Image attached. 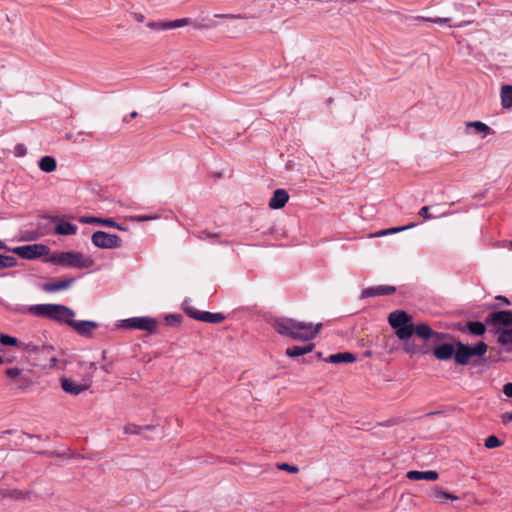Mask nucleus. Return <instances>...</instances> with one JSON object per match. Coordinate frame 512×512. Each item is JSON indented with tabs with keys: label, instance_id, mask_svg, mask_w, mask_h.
I'll return each instance as SVG.
<instances>
[{
	"label": "nucleus",
	"instance_id": "obj_44",
	"mask_svg": "<svg viewBox=\"0 0 512 512\" xmlns=\"http://www.w3.org/2000/svg\"><path fill=\"white\" fill-rule=\"evenodd\" d=\"M431 17L417 16L414 18L416 22H431Z\"/></svg>",
	"mask_w": 512,
	"mask_h": 512
},
{
	"label": "nucleus",
	"instance_id": "obj_50",
	"mask_svg": "<svg viewBox=\"0 0 512 512\" xmlns=\"http://www.w3.org/2000/svg\"><path fill=\"white\" fill-rule=\"evenodd\" d=\"M102 369L105 371V372H108V369L106 368V366H103Z\"/></svg>",
	"mask_w": 512,
	"mask_h": 512
},
{
	"label": "nucleus",
	"instance_id": "obj_47",
	"mask_svg": "<svg viewBox=\"0 0 512 512\" xmlns=\"http://www.w3.org/2000/svg\"><path fill=\"white\" fill-rule=\"evenodd\" d=\"M223 17H226V18H243L242 16L240 15H232V14H228V15H223Z\"/></svg>",
	"mask_w": 512,
	"mask_h": 512
},
{
	"label": "nucleus",
	"instance_id": "obj_35",
	"mask_svg": "<svg viewBox=\"0 0 512 512\" xmlns=\"http://www.w3.org/2000/svg\"><path fill=\"white\" fill-rule=\"evenodd\" d=\"M133 221L136 222H145V221H152L158 219L157 215H136L131 217Z\"/></svg>",
	"mask_w": 512,
	"mask_h": 512
},
{
	"label": "nucleus",
	"instance_id": "obj_24",
	"mask_svg": "<svg viewBox=\"0 0 512 512\" xmlns=\"http://www.w3.org/2000/svg\"><path fill=\"white\" fill-rule=\"evenodd\" d=\"M501 104L504 108H512V85H504L501 88Z\"/></svg>",
	"mask_w": 512,
	"mask_h": 512
},
{
	"label": "nucleus",
	"instance_id": "obj_12",
	"mask_svg": "<svg viewBox=\"0 0 512 512\" xmlns=\"http://www.w3.org/2000/svg\"><path fill=\"white\" fill-rule=\"evenodd\" d=\"M185 312L190 317L207 323H221L225 319L224 315L221 313L198 311L192 307H185Z\"/></svg>",
	"mask_w": 512,
	"mask_h": 512
},
{
	"label": "nucleus",
	"instance_id": "obj_38",
	"mask_svg": "<svg viewBox=\"0 0 512 512\" xmlns=\"http://www.w3.org/2000/svg\"><path fill=\"white\" fill-rule=\"evenodd\" d=\"M419 215L421 217H423L424 219L426 220H430V219H434L436 218L437 216H434L432 214H430L429 212V207L428 206H424L422 207L420 210H419Z\"/></svg>",
	"mask_w": 512,
	"mask_h": 512
},
{
	"label": "nucleus",
	"instance_id": "obj_5",
	"mask_svg": "<svg viewBox=\"0 0 512 512\" xmlns=\"http://www.w3.org/2000/svg\"><path fill=\"white\" fill-rule=\"evenodd\" d=\"M31 311L42 316L65 322L69 326L74 320L75 313L70 308L59 304H40L31 308Z\"/></svg>",
	"mask_w": 512,
	"mask_h": 512
},
{
	"label": "nucleus",
	"instance_id": "obj_39",
	"mask_svg": "<svg viewBox=\"0 0 512 512\" xmlns=\"http://www.w3.org/2000/svg\"><path fill=\"white\" fill-rule=\"evenodd\" d=\"M414 226H415V224L412 223V224H409V225H406V226L393 227V228H389L388 232H389V235H391V234H394V233H398V232L410 229V228H412Z\"/></svg>",
	"mask_w": 512,
	"mask_h": 512
},
{
	"label": "nucleus",
	"instance_id": "obj_51",
	"mask_svg": "<svg viewBox=\"0 0 512 512\" xmlns=\"http://www.w3.org/2000/svg\"><path fill=\"white\" fill-rule=\"evenodd\" d=\"M509 245H510V247H511V249H512V242H510V243H509Z\"/></svg>",
	"mask_w": 512,
	"mask_h": 512
},
{
	"label": "nucleus",
	"instance_id": "obj_23",
	"mask_svg": "<svg viewBox=\"0 0 512 512\" xmlns=\"http://www.w3.org/2000/svg\"><path fill=\"white\" fill-rule=\"evenodd\" d=\"M313 349H314L313 344H308L305 346H293V347L287 348L285 354L288 357H298V356L312 352Z\"/></svg>",
	"mask_w": 512,
	"mask_h": 512
},
{
	"label": "nucleus",
	"instance_id": "obj_21",
	"mask_svg": "<svg viewBox=\"0 0 512 512\" xmlns=\"http://www.w3.org/2000/svg\"><path fill=\"white\" fill-rule=\"evenodd\" d=\"M80 221L85 224H100L103 226L116 228L121 230V226L110 218H98V217H81Z\"/></svg>",
	"mask_w": 512,
	"mask_h": 512
},
{
	"label": "nucleus",
	"instance_id": "obj_33",
	"mask_svg": "<svg viewBox=\"0 0 512 512\" xmlns=\"http://www.w3.org/2000/svg\"><path fill=\"white\" fill-rule=\"evenodd\" d=\"M484 445L486 448L492 449L501 446L502 442L498 439V437L491 435L485 439Z\"/></svg>",
	"mask_w": 512,
	"mask_h": 512
},
{
	"label": "nucleus",
	"instance_id": "obj_31",
	"mask_svg": "<svg viewBox=\"0 0 512 512\" xmlns=\"http://www.w3.org/2000/svg\"><path fill=\"white\" fill-rule=\"evenodd\" d=\"M1 269L12 268L17 265V259L13 256L0 254Z\"/></svg>",
	"mask_w": 512,
	"mask_h": 512
},
{
	"label": "nucleus",
	"instance_id": "obj_8",
	"mask_svg": "<svg viewBox=\"0 0 512 512\" xmlns=\"http://www.w3.org/2000/svg\"><path fill=\"white\" fill-rule=\"evenodd\" d=\"M486 323L491 327V330L496 334L500 331L512 327V311L504 310L491 313Z\"/></svg>",
	"mask_w": 512,
	"mask_h": 512
},
{
	"label": "nucleus",
	"instance_id": "obj_17",
	"mask_svg": "<svg viewBox=\"0 0 512 512\" xmlns=\"http://www.w3.org/2000/svg\"><path fill=\"white\" fill-rule=\"evenodd\" d=\"M73 282L74 278H65L51 283H44L42 284L41 289L45 292L53 293L68 289L73 284Z\"/></svg>",
	"mask_w": 512,
	"mask_h": 512
},
{
	"label": "nucleus",
	"instance_id": "obj_40",
	"mask_svg": "<svg viewBox=\"0 0 512 512\" xmlns=\"http://www.w3.org/2000/svg\"><path fill=\"white\" fill-rule=\"evenodd\" d=\"M27 496V493L20 491V490H14L10 493V497L16 500H24Z\"/></svg>",
	"mask_w": 512,
	"mask_h": 512
},
{
	"label": "nucleus",
	"instance_id": "obj_48",
	"mask_svg": "<svg viewBox=\"0 0 512 512\" xmlns=\"http://www.w3.org/2000/svg\"><path fill=\"white\" fill-rule=\"evenodd\" d=\"M0 249H6V250H8L9 248H7V247L5 246V244L0 240Z\"/></svg>",
	"mask_w": 512,
	"mask_h": 512
},
{
	"label": "nucleus",
	"instance_id": "obj_6",
	"mask_svg": "<svg viewBox=\"0 0 512 512\" xmlns=\"http://www.w3.org/2000/svg\"><path fill=\"white\" fill-rule=\"evenodd\" d=\"M5 375L10 379L15 388L21 392H27L34 385V372L30 369L10 367L5 371Z\"/></svg>",
	"mask_w": 512,
	"mask_h": 512
},
{
	"label": "nucleus",
	"instance_id": "obj_30",
	"mask_svg": "<svg viewBox=\"0 0 512 512\" xmlns=\"http://www.w3.org/2000/svg\"><path fill=\"white\" fill-rule=\"evenodd\" d=\"M434 497L440 502L444 503L446 500H457V496L452 495L448 492L442 491L439 488L434 489Z\"/></svg>",
	"mask_w": 512,
	"mask_h": 512
},
{
	"label": "nucleus",
	"instance_id": "obj_2",
	"mask_svg": "<svg viewBox=\"0 0 512 512\" xmlns=\"http://www.w3.org/2000/svg\"><path fill=\"white\" fill-rule=\"evenodd\" d=\"M272 327L280 335L291 337L294 340L309 341L316 337L322 324L313 325L312 323L282 317L274 319Z\"/></svg>",
	"mask_w": 512,
	"mask_h": 512
},
{
	"label": "nucleus",
	"instance_id": "obj_22",
	"mask_svg": "<svg viewBox=\"0 0 512 512\" xmlns=\"http://www.w3.org/2000/svg\"><path fill=\"white\" fill-rule=\"evenodd\" d=\"M326 361L333 363V364L353 363L356 361V357L350 352L336 353V354L330 355L326 359Z\"/></svg>",
	"mask_w": 512,
	"mask_h": 512
},
{
	"label": "nucleus",
	"instance_id": "obj_16",
	"mask_svg": "<svg viewBox=\"0 0 512 512\" xmlns=\"http://www.w3.org/2000/svg\"><path fill=\"white\" fill-rule=\"evenodd\" d=\"M55 223V233L58 235H74L78 231V227L75 224L67 222L63 219L56 218L54 219Z\"/></svg>",
	"mask_w": 512,
	"mask_h": 512
},
{
	"label": "nucleus",
	"instance_id": "obj_7",
	"mask_svg": "<svg viewBox=\"0 0 512 512\" xmlns=\"http://www.w3.org/2000/svg\"><path fill=\"white\" fill-rule=\"evenodd\" d=\"M487 352V345L480 341L474 346L458 343L454 353V360L457 364L466 365L474 357H482Z\"/></svg>",
	"mask_w": 512,
	"mask_h": 512
},
{
	"label": "nucleus",
	"instance_id": "obj_42",
	"mask_svg": "<svg viewBox=\"0 0 512 512\" xmlns=\"http://www.w3.org/2000/svg\"><path fill=\"white\" fill-rule=\"evenodd\" d=\"M501 419L504 424L512 422V412L503 413Z\"/></svg>",
	"mask_w": 512,
	"mask_h": 512
},
{
	"label": "nucleus",
	"instance_id": "obj_32",
	"mask_svg": "<svg viewBox=\"0 0 512 512\" xmlns=\"http://www.w3.org/2000/svg\"><path fill=\"white\" fill-rule=\"evenodd\" d=\"M192 23V20L190 18H181L173 21H168V27L170 29H176L180 28L186 25H189Z\"/></svg>",
	"mask_w": 512,
	"mask_h": 512
},
{
	"label": "nucleus",
	"instance_id": "obj_3",
	"mask_svg": "<svg viewBox=\"0 0 512 512\" xmlns=\"http://www.w3.org/2000/svg\"><path fill=\"white\" fill-rule=\"evenodd\" d=\"M0 344L18 347L30 354L47 356L48 362L39 364L43 369H52L57 366L58 359L53 354V347L50 345L37 346L33 343H22L17 338L7 334H0Z\"/></svg>",
	"mask_w": 512,
	"mask_h": 512
},
{
	"label": "nucleus",
	"instance_id": "obj_1",
	"mask_svg": "<svg viewBox=\"0 0 512 512\" xmlns=\"http://www.w3.org/2000/svg\"><path fill=\"white\" fill-rule=\"evenodd\" d=\"M388 322L395 330V335L402 341H407L414 333L422 339H429L433 335L432 329L427 324L413 325L411 315L402 310L391 312Z\"/></svg>",
	"mask_w": 512,
	"mask_h": 512
},
{
	"label": "nucleus",
	"instance_id": "obj_26",
	"mask_svg": "<svg viewBox=\"0 0 512 512\" xmlns=\"http://www.w3.org/2000/svg\"><path fill=\"white\" fill-rule=\"evenodd\" d=\"M452 19L449 17H435L431 19V23L438 24L441 26L453 27L451 23ZM471 23V21H463L461 23L455 24L454 27H464Z\"/></svg>",
	"mask_w": 512,
	"mask_h": 512
},
{
	"label": "nucleus",
	"instance_id": "obj_36",
	"mask_svg": "<svg viewBox=\"0 0 512 512\" xmlns=\"http://www.w3.org/2000/svg\"><path fill=\"white\" fill-rule=\"evenodd\" d=\"M277 468L280 470H283V471H287L289 473H293V474H295L299 471V468L297 466L289 465L287 463L278 464Z\"/></svg>",
	"mask_w": 512,
	"mask_h": 512
},
{
	"label": "nucleus",
	"instance_id": "obj_41",
	"mask_svg": "<svg viewBox=\"0 0 512 512\" xmlns=\"http://www.w3.org/2000/svg\"><path fill=\"white\" fill-rule=\"evenodd\" d=\"M503 393L507 396L512 398V382L506 383L503 386Z\"/></svg>",
	"mask_w": 512,
	"mask_h": 512
},
{
	"label": "nucleus",
	"instance_id": "obj_28",
	"mask_svg": "<svg viewBox=\"0 0 512 512\" xmlns=\"http://www.w3.org/2000/svg\"><path fill=\"white\" fill-rule=\"evenodd\" d=\"M466 327H467V330L469 331V333L476 335V336L483 335L486 331L485 324H483L482 322H479V321L468 322Z\"/></svg>",
	"mask_w": 512,
	"mask_h": 512
},
{
	"label": "nucleus",
	"instance_id": "obj_20",
	"mask_svg": "<svg viewBox=\"0 0 512 512\" xmlns=\"http://www.w3.org/2000/svg\"><path fill=\"white\" fill-rule=\"evenodd\" d=\"M454 353L455 348L453 344L450 343L441 344L433 351L434 356L439 360H448L454 355Z\"/></svg>",
	"mask_w": 512,
	"mask_h": 512
},
{
	"label": "nucleus",
	"instance_id": "obj_46",
	"mask_svg": "<svg viewBox=\"0 0 512 512\" xmlns=\"http://www.w3.org/2000/svg\"><path fill=\"white\" fill-rule=\"evenodd\" d=\"M17 155L22 156L25 154V149L22 145L16 147Z\"/></svg>",
	"mask_w": 512,
	"mask_h": 512
},
{
	"label": "nucleus",
	"instance_id": "obj_49",
	"mask_svg": "<svg viewBox=\"0 0 512 512\" xmlns=\"http://www.w3.org/2000/svg\"><path fill=\"white\" fill-rule=\"evenodd\" d=\"M4 362L3 357L0 355V365Z\"/></svg>",
	"mask_w": 512,
	"mask_h": 512
},
{
	"label": "nucleus",
	"instance_id": "obj_14",
	"mask_svg": "<svg viewBox=\"0 0 512 512\" xmlns=\"http://www.w3.org/2000/svg\"><path fill=\"white\" fill-rule=\"evenodd\" d=\"M62 389L71 395L77 396L89 388L88 384L79 383L72 378H63L61 380Z\"/></svg>",
	"mask_w": 512,
	"mask_h": 512
},
{
	"label": "nucleus",
	"instance_id": "obj_27",
	"mask_svg": "<svg viewBox=\"0 0 512 512\" xmlns=\"http://www.w3.org/2000/svg\"><path fill=\"white\" fill-rule=\"evenodd\" d=\"M467 128H473L475 133H482L485 136L492 133V129L481 121H472L466 124Z\"/></svg>",
	"mask_w": 512,
	"mask_h": 512
},
{
	"label": "nucleus",
	"instance_id": "obj_4",
	"mask_svg": "<svg viewBox=\"0 0 512 512\" xmlns=\"http://www.w3.org/2000/svg\"><path fill=\"white\" fill-rule=\"evenodd\" d=\"M46 262L77 269H88L95 263L90 256L75 251L54 253L46 259Z\"/></svg>",
	"mask_w": 512,
	"mask_h": 512
},
{
	"label": "nucleus",
	"instance_id": "obj_37",
	"mask_svg": "<svg viewBox=\"0 0 512 512\" xmlns=\"http://www.w3.org/2000/svg\"><path fill=\"white\" fill-rule=\"evenodd\" d=\"M141 430L142 427L133 424H128L124 427V432L126 434H139Z\"/></svg>",
	"mask_w": 512,
	"mask_h": 512
},
{
	"label": "nucleus",
	"instance_id": "obj_13",
	"mask_svg": "<svg viewBox=\"0 0 512 512\" xmlns=\"http://www.w3.org/2000/svg\"><path fill=\"white\" fill-rule=\"evenodd\" d=\"M78 334L85 337H91L94 330L98 328V323L94 321H75L73 320L70 325Z\"/></svg>",
	"mask_w": 512,
	"mask_h": 512
},
{
	"label": "nucleus",
	"instance_id": "obj_34",
	"mask_svg": "<svg viewBox=\"0 0 512 512\" xmlns=\"http://www.w3.org/2000/svg\"><path fill=\"white\" fill-rule=\"evenodd\" d=\"M147 27H149L152 30H169L168 21H166V22H149L147 24Z\"/></svg>",
	"mask_w": 512,
	"mask_h": 512
},
{
	"label": "nucleus",
	"instance_id": "obj_11",
	"mask_svg": "<svg viewBox=\"0 0 512 512\" xmlns=\"http://www.w3.org/2000/svg\"><path fill=\"white\" fill-rule=\"evenodd\" d=\"M156 326V320L147 316L132 317L122 321V327L128 329H139L153 332L156 329Z\"/></svg>",
	"mask_w": 512,
	"mask_h": 512
},
{
	"label": "nucleus",
	"instance_id": "obj_43",
	"mask_svg": "<svg viewBox=\"0 0 512 512\" xmlns=\"http://www.w3.org/2000/svg\"><path fill=\"white\" fill-rule=\"evenodd\" d=\"M389 235L388 229L380 230L370 235V237H383Z\"/></svg>",
	"mask_w": 512,
	"mask_h": 512
},
{
	"label": "nucleus",
	"instance_id": "obj_29",
	"mask_svg": "<svg viewBox=\"0 0 512 512\" xmlns=\"http://www.w3.org/2000/svg\"><path fill=\"white\" fill-rule=\"evenodd\" d=\"M498 335V343L500 345L512 344V327L496 333Z\"/></svg>",
	"mask_w": 512,
	"mask_h": 512
},
{
	"label": "nucleus",
	"instance_id": "obj_10",
	"mask_svg": "<svg viewBox=\"0 0 512 512\" xmlns=\"http://www.w3.org/2000/svg\"><path fill=\"white\" fill-rule=\"evenodd\" d=\"M91 241L94 246L101 249H115L122 246V240L118 235L109 234L104 231L94 232Z\"/></svg>",
	"mask_w": 512,
	"mask_h": 512
},
{
	"label": "nucleus",
	"instance_id": "obj_45",
	"mask_svg": "<svg viewBox=\"0 0 512 512\" xmlns=\"http://www.w3.org/2000/svg\"><path fill=\"white\" fill-rule=\"evenodd\" d=\"M137 116V112H131L129 115L124 117L125 122H129L131 119L135 118Z\"/></svg>",
	"mask_w": 512,
	"mask_h": 512
},
{
	"label": "nucleus",
	"instance_id": "obj_18",
	"mask_svg": "<svg viewBox=\"0 0 512 512\" xmlns=\"http://www.w3.org/2000/svg\"><path fill=\"white\" fill-rule=\"evenodd\" d=\"M289 200V195L284 189H277L274 191L272 198L269 201L271 209H280L285 206Z\"/></svg>",
	"mask_w": 512,
	"mask_h": 512
},
{
	"label": "nucleus",
	"instance_id": "obj_9",
	"mask_svg": "<svg viewBox=\"0 0 512 512\" xmlns=\"http://www.w3.org/2000/svg\"><path fill=\"white\" fill-rule=\"evenodd\" d=\"M8 251L18 255L23 259L32 260L48 255L49 248L46 245L37 243L14 247L8 249Z\"/></svg>",
	"mask_w": 512,
	"mask_h": 512
},
{
	"label": "nucleus",
	"instance_id": "obj_25",
	"mask_svg": "<svg viewBox=\"0 0 512 512\" xmlns=\"http://www.w3.org/2000/svg\"><path fill=\"white\" fill-rule=\"evenodd\" d=\"M56 166V160L51 156H44L39 161V168L46 173L53 172Z\"/></svg>",
	"mask_w": 512,
	"mask_h": 512
},
{
	"label": "nucleus",
	"instance_id": "obj_15",
	"mask_svg": "<svg viewBox=\"0 0 512 512\" xmlns=\"http://www.w3.org/2000/svg\"><path fill=\"white\" fill-rule=\"evenodd\" d=\"M396 291L394 286L389 285H379L375 287H369L362 291V298H369L380 295H390Z\"/></svg>",
	"mask_w": 512,
	"mask_h": 512
},
{
	"label": "nucleus",
	"instance_id": "obj_19",
	"mask_svg": "<svg viewBox=\"0 0 512 512\" xmlns=\"http://www.w3.org/2000/svg\"><path fill=\"white\" fill-rule=\"evenodd\" d=\"M406 477L409 480L417 481V480H427V481H435L438 479L439 475L436 471L428 470V471H417L411 470L408 471Z\"/></svg>",
	"mask_w": 512,
	"mask_h": 512
}]
</instances>
